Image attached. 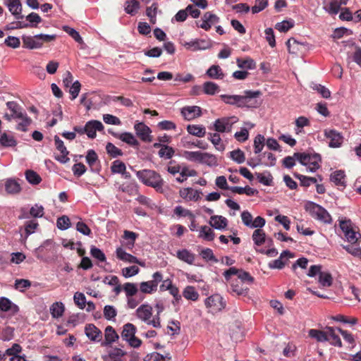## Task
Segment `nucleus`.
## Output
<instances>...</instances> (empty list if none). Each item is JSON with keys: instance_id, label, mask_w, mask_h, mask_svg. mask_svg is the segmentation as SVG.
Wrapping results in <instances>:
<instances>
[{"instance_id": "nucleus-23", "label": "nucleus", "mask_w": 361, "mask_h": 361, "mask_svg": "<svg viewBox=\"0 0 361 361\" xmlns=\"http://www.w3.org/2000/svg\"><path fill=\"white\" fill-rule=\"evenodd\" d=\"M116 254L117 258L120 260L132 264H138L141 266L144 265V264L141 263L136 257L127 253L122 247L116 248Z\"/></svg>"}, {"instance_id": "nucleus-16", "label": "nucleus", "mask_w": 361, "mask_h": 361, "mask_svg": "<svg viewBox=\"0 0 361 361\" xmlns=\"http://www.w3.org/2000/svg\"><path fill=\"white\" fill-rule=\"evenodd\" d=\"M286 257L293 258L295 257V254L288 250L283 251L278 259H274L269 263V267L271 269H282L286 262L288 261V259L283 260V259Z\"/></svg>"}, {"instance_id": "nucleus-31", "label": "nucleus", "mask_w": 361, "mask_h": 361, "mask_svg": "<svg viewBox=\"0 0 361 361\" xmlns=\"http://www.w3.org/2000/svg\"><path fill=\"white\" fill-rule=\"evenodd\" d=\"M6 106L11 111V114L13 115L16 119L23 118L26 114L16 102H7Z\"/></svg>"}, {"instance_id": "nucleus-34", "label": "nucleus", "mask_w": 361, "mask_h": 361, "mask_svg": "<svg viewBox=\"0 0 361 361\" xmlns=\"http://www.w3.org/2000/svg\"><path fill=\"white\" fill-rule=\"evenodd\" d=\"M140 4L137 0H127L125 3L124 11L126 13L133 16L138 12Z\"/></svg>"}, {"instance_id": "nucleus-24", "label": "nucleus", "mask_w": 361, "mask_h": 361, "mask_svg": "<svg viewBox=\"0 0 361 361\" xmlns=\"http://www.w3.org/2000/svg\"><path fill=\"white\" fill-rule=\"evenodd\" d=\"M209 224L216 230H224L228 226V220L223 216L213 215L210 217Z\"/></svg>"}, {"instance_id": "nucleus-27", "label": "nucleus", "mask_w": 361, "mask_h": 361, "mask_svg": "<svg viewBox=\"0 0 361 361\" xmlns=\"http://www.w3.org/2000/svg\"><path fill=\"white\" fill-rule=\"evenodd\" d=\"M136 313L139 319L147 322L152 315V307L147 304H143L137 309Z\"/></svg>"}, {"instance_id": "nucleus-37", "label": "nucleus", "mask_w": 361, "mask_h": 361, "mask_svg": "<svg viewBox=\"0 0 361 361\" xmlns=\"http://www.w3.org/2000/svg\"><path fill=\"white\" fill-rule=\"evenodd\" d=\"M186 129L189 134L198 137H203L206 135V129L202 125L190 124Z\"/></svg>"}, {"instance_id": "nucleus-49", "label": "nucleus", "mask_w": 361, "mask_h": 361, "mask_svg": "<svg viewBox=\"0 0 361 361\" xmlns=\"http://www.w3.org/2000/svg\"><path fill=\"white\" fill-rule=\"evenodd\" d=\"M183 296L187 300L196 301L199 298V293L195 290L194 286H188L184 288L183 291Z\"/></svg>"}, {"instance_id": "nucleus-14", "label": "nucleus", "mask_w": 361, "mask_h": 361, "mask_svg": "<svg viewBox=\"0 0 361 361\" xmlns=\"http://www.w3.org/2000/svg\"><path fill=\"white\" fill-rule=\"evenodd\" d=\"M202 21L201 23L196 22L197 26L208 31L213 24L219 22V18L216 15L208 11L203 15Z\"/></svg>"}, {"instance_id": "nucleus-17", "label": "nucleus", "mask_w": 361, "mask_h": 361, "mask_svg": "<svg viewBox=\"0 0 361 361\" xmlns=\"http://www.w3.org/2000/svg\"><path fill=\"white\" fill-rule=\"evenodd\" d=\"M181 114L187 121H191L198 118L202 115V109L197 106H188L181 109Z\"/></svg>"}, {"instance_id": "nucleus-7", "label": "nucleus", "mask_w": 361, "mask_h": 361, "mask_svg": "<svg viewBox=\"0 0 361 361\" xmlns=\"http://www.w3.org/2000/svg\"><path fill=\"white\" fill-rule=\"evenodd\" d=\"M238 121V118L234 116L217 118L214 123V130L217 133H229Z\"/></svg>"}, {"instance_id": "nucleus-39", "label": "nucleus", "mask_w": 361, "mask_h": 361, "mask_svg": "<svg viewBox=\"0 0 361 361\" xmlns=\"http://www.w3.org/2000/svg\"><path fill=\"white\" fill-rule=\"evenodd\" d=\"M54 244V241L51 239H47L43 242V243L37 247L35 250L36 257L38 259H43V254L44 251L51 250Z\"/></svg>"}, {"instance_id": "nucleus-4", "label": "nucleus", "mask_w": 361, "mask_h": 361, "mask_svg": "<svg viewBox=\"0 0 361 361\" xmlns=\"http://www.w3.org/2000/svg\"><path fill=\"white\" fill-rule=\"evenodd\" d=\"M136 332V326L131 323H127L123 325L121 334L122 339L134 348H139L142 344V341L135 336Z\"/></svg>"}, {"instance_id": "nucleus-38", "label": "nucleus", "mask_w": 361, "mask_h": 361, "mask_svg": "<svg viewBox=\"0 0 361 361\" xmlns=\"http://www.w3.org/2000/svg\"><path fill=\"white\" fill-rule=\"evenodd\" d=\"M200 164L212 167L218 166V161L214 154L208 152H202Z\"/></svg>"}, {"instance_id": "nucleus-2", "label": "nucleus", "mask_w": 361, "mask_h": 361, "mask_svg": "<svg viewBox=\"0 0 361 361\" xmlns=\"http://www.w3.org/2000/svg\"><path fill=\"white\" fill-rule=\"evenodd\" d=\"M137 178L145 185L153 188L157 192H163L164 181L161 175L154 170L142 169L136 171Z\"/></svg>"}, {"instance_id": "nucleus-10", "label": "nucleus", "mask_w": 361, "mask_h": 361, "mask_svg": "<svg viewBox=\"0 0 361 361\" xmlns=\"http://www.w3.org/2000/svg\"><path fill=\"white\" fill-rule=\"evenodd\" d=\"M324 135L329 140V146L331 148L340 147L343 142L342 134L336 130L326 129Z\"/></svg>"}, {"instance_id": "nucleus-46", "label": "nucleus", "mask_w": 361, "mask_h": 361, "mask_svg": "<svg viewBox=\"0 0 361 361\" xmlns=\"http://www.w3.org/2000/svg\"><path fill=\"white\" fill-rule=\"evenodd\" d=\"M255 176H257L258 181L267 186H271L273 184V176L271 173L268 171H264V173H255Z\"/></svg>"}, {"instance_id": "nucleus-26", "label": "nucleus", "mask_w": 361, "mask_h": 361, "mask_svg": "<svg viewBox=\"0 0 361 361\" xmlns=\"http://www.w3.org/2000/svg\"><path fill=\"white\" fill-rule=\"evenodd\" d=\"M126 355V351L115 347L109 351L108 355H103L102 359L104 361H107V359H110L111 361H121L122 357Z\"/></svg>"}, {"instance_id": "nucleus-62", "label": "nucleus", "mask_w": 361, "mask_h": 361, "mask_svg": "<svg viewBox=\"0 0 361 361\" xmlns=\"http://www.w3.org/2000/svg\"><path fill=\"white\" fill-rule=\"evenodd\" d=\"M341 5L342 4L336 0H333L329 3V6H324V9L330 15H336L339 11H341Z\"/></svg>"}, {"instance_id": "nucleus-41", "label": "nucleus", "mask_w": 361, "mask_h": 361, "mask_svg": "<svg viewBox=\"0 0 361 361\" xmlns=\"http://www.w3.org/2000/svg\"><path fill=\"white\" fill-rule=\"evenodd\" d=\"M208 140L214 145L216 149L221 152L225 149V145L222 142L221 138L218 133H208Z\"/></svg>"}, {"instance_id": "nucleus-44", "label": "nucleus", "mask_w": 361, "mask_h": 361, "mask_svg": "<svg viewBox=\"0 0 361 361\" xmlns=\"http://www.w3.org/2000/svg\"><path fill=\"white\" fill-rule=\"evenodd\" d=\"M138 234L130 231L125 230L123 232V238L128 240L126 244V247L128 249H132L134 245Z\"/></svg>"}, {"instance_id": "nucleus-8", "label": "nucleus", "mask_w": 361, "mask_h": 361, "mask_svg": "<svg viewBox=\"0 0 361 361\" xmlns=\"http://www.w3.org/2000/svg\"><path fill=\"white\" fill-rule=\"evenodd\" d=\"M163 280V275L160 271H156L152 275V280L141 282L140 291L143 293H152L157 290L158 284Z\"/></svg>"}, {"instance_id": "nucleus-55", "label": "nucleus", "mask_w": 361, "mask_h": 361, "mask_svg": "<svg viewBox=\"0 0 361 361\" xmlns=\"http://www.w3.org/2000/svg\"><path fill=\"white\" fill-rule=\"evenodd\" d=\"M309 336L312 338H315L318 342H325L328 340L326 337V331H322L312 329L309 331Z\"/></svg>"}, {"instance_id": "nucleus-52", "label": "nucleus", "mask_w": 361, "mask_h": 361, "mask_svg": "<svg viewBox=\"0 0 361 361\" xmlns=\"http://www.w3.org/2000/svg\"><path fill=\"white\" fill-rule=\"evenodd\" d=\"M175 154L174 149L167 145H163L162 147L158 152V155L160 158L165 159H171Z\"/></svg>"}, {"instance_id": "nucleus-51", "label": "nucleus", "mask_w": 361, "mask_h": 361, "mask_svg": "<svg viewBox=\"0 0 361 361\" xmlns=\"http://www.w3.org/2000/svg\"><path fill=\"white\" fill-rule=\"evenodd\" d=\"M252 238L254 243L257 246H260L266 242V234L263 230L259 228L253 232Z\"/></svg>"}, {"instance_id": "nucleus-47", "label": "nucleus", "mask_w": 361, "mask_h": 361, "mask_svg": "<svg viewBox=\"0 0 361 361\" xmlns=\"http://www.w3.org/2000/svg\"><path fill=\"white\" fill-rule=\"evenodd\" d=\"M64 305L61 302H55L50 307V312L54 318L61 317L64 312Z\"/></svg>"}, {"instance_id": "nucleus-61", "label": "nucleus", "mask_w": 361, "mask_h": 361, "mask_svg": "<svg viewBox=\"0 0 361 361\" xmlns=\"http://www.w3.org/2000/svg\"><path fill=\"white\" fill-rule=\"evenodd\" d=\"M265 138L262 135H257L254 139V152L257 154H259L264 146Z\"/></svg>"}, {"instance_id": "nucleus-22", "label": "nucleus", "mask_w": 361, "mask_h": 361, "mask_svg": "<svg viewBox=\"0 0 361 361\" xmlns=\"http://www.w3.org/2000/svg\"><path fill=\"white\" fill-rule=\"evenodd\" d=\"M308 43L306 42H299L294 37L290 38L286 42V46L288 52L293 54H297L299 51H302V47L306 48Z\"/></svg>"}, {"instance_id": "nucleus-45", "label": "nucleus", "mask_w": 361, "mask_h": 361, "mask_svg": "<svg viewBox=\"0 0 361 361\" xmlns=\"http://www.w3.org/2000/svg\"><path fill=\"white\" fill-rule=\"evenodd\" d=\"M293 176L300 180V185L303 187H309L311 184L317 183V179L315 177L306 176L297 172H294Z\"/></svg>"}, {"instance_id": "nucleus-20", "label": "nucleus", "mask_w": 361, "mask_h": 361, "mask_svg": "<svg viewBox=\"0 0 361 361\" xmlns=\"http://www.w3.org/2000/svg\"><path fill=\"white\" fill-rule=\"evenodd\" d=\"M118 334L111 326H107L104 330V341L102 343V346H110L113 343L118 341Z\"/></svg>"}, {"instance_id": "nucleus-19", "label": "nucleus", "mask_w": 361, "mask_h": 361, "mask_svg": "<svg viewBox=\"0 0 361 361\" xmlns=\"http://www.w3.org/2000/svg\"><path fill=\"white\" fill-rule=\"evenodd\" d=\"M0 312H10L12 315L17 314L19 312V307L17 305L12 302V301L6 297L0 298Z\"/></svg>"}, {"instance_id": "nucleus-36", "label": "nucleus", "mask_w": 361, "mask_h": 361, "mask_svg": "<svg viewBox=\"0 0 361 361\" xmlns=\"http://www.w3.org/2000/svg\"><path fill=\"white\" fill-rule=\"evenodd\" d=\"M201 192L194 190L191 188H183L180 190V195L183 198H188L190 200L197 201L200 198Z\"/></svg>"}, {"instance_id": "nucleus-58", "label": "nucleus", "mask_w": 361, "mask_h": 361, "mask_svg": "<svg viewBox=\"0 0 361 361\" xmlns=\"http://www.w3.org/2000/svg\"><path fill=\"white\" fill-rule=\"evenodd\" d=\"M333 278L330 273L322 271L319 276V283L324 287H329L332 285Z\"/></svg>"}, {"instance_id": "nucleus-53", "label": "nucleus", "mask_w": 361, "mask_h": 361, "mask_svg": "<svg viewBox=\"0 0 361 361\" xmlns=\"http://www.w3.org/2000/svg\"><path fill=\"white\" fill-rule=\"evenodd\" d=\"M106 150L107 154L111 157V158H116L118 157H121L123 154V151L116 147L113 143L108 142L106 145Z\"/></svg>"}, {"instance_id": "nucleus-5", "label": "nucleus", "mask_w": 361, "mask_h": 361, "mask_svg": "<svg viewBox=\"0 0 361 361\" xmlns=\"http://www.w3.org/2000/svg\"><path fill=\"white\" fill-rule=\"evenodd\" d=\"M294 157L302 165L320 166L322 157L319 154L310 152H295Z\"/></svg>"}, {"instance_id": "nucleus-60", "label": "nucleus", "mask_w": 361, "mask_h": 361, "mask_svg": "<svg viewBox=\"0 0 361 361\" xmlns=\"http://www.w3.org/2000/svg\"><path fill=\"white\" fill-rule=\"evenodd\" d=\"M126 170V166L124 162L121 160H115L112 162L111 166V171L112 173H123Z\"/></svg>"}, {"instance_id": "nucleus-42", "label": "nucleus", "mask_w": 361, "mask_h": 361, "mask_svg": "<svg viewBox=\"0 0 361 361\" xmlns=\"http://www.w3.org/2000/svg\"><path fill=\"white\" fill-rule=\"evenodd\" d=\"M0 145L4 147H16L17 141L13 135L4 133L0 135Z\"/></svg>"}, {"instance_id": "nucleus-40", "label": "nucleus", "mask_w": 361, "mask_h": 361, "mask_svg": "<svg viewBox=\"0 0 361 361\" xmlns=\"http://www.w3.org/2000/svg\"><path fill=\"white\" fill-rule=\"evenodd\" d=\"M177 257L189 264H192L195 261V255L186 249L179 250L177 251Z\"/></svg>"}, {"instance_id": "nucleus-63", "label": "nucleus", "mask_w": 361, "mask_h": 361, "mask_svg": "<svg viewBox=\"0 0 361 361\" xmlns=\"http://www.w3.org/2000/svg\"><path fill=\"white\" fill-rule=\"evenodd\" d=\"M230 157L237 164H242L245 161V154L240 149L231 151L230 152Z\"/></svg>"}, {"instance_id": "nucleus-3", "label": "nucleus", "mask_w": 361, "mask_h": 361, "mask_svg": "<svg viewBox=\"0 0 361 361\" xmlns=\"http://www.w3.org/2000/svg\"><path fill=\"white\" fill-rule=\"evenodd\" d=\"M305 209L314 219L326 224L332 223L331 216L327 210L321 205L314 202L308 201L305 204Z\"/></svg>"}, {"instance_id": "nucleus-50", "label": "nucleus", "mask_w": 361, "mask_h": 361, "mask_svg": "<svg viewBox=\"0 0 361 361\" xmlns=\"http://www.w3.org/2000/svg\"><path fill=\"white\" fill-rule=\"evenodd\" d=\"M25 175L27 181L32 185H38L42 181L40 176L33 170H27Z\"/></svg>"}, {"instance_id": "nucleus-12", "label": "nucleus", "mask_w": 361, "mask_h": 361, "mask_svg": "<svg viewBox=\"0 0 361 361\" xmlns=\"http://www.w3.org/2000/svg\"><path fill=\"white\" fill-rule=\"evenodd\" d=\"M136 135L140 140L145 142H150L152 141V136L151 135L152 130L142 122L136 123L134 126Z\"/></svg>"}, {"instance_id": "nucleus-18", "label": "nucleus", "mask_w": 361, "mask_h": 361, "mask_svg": "<svg viewBox=\"0 0 361 361\" xmlns=\"http://www.w3.org/2000/svg\"><path fill=\"white\" fill-rule=\"evenodd\" d=\"M85 334L92 341L99 342L102 341V332L93 324H86Z\"/></svg>"}, {"instance_id": "nucleus-57", "label": "nucleus", "mask_w": 361, "mask_h": 361, "mask_svg": "<svg viewBox=\"0 0 361 361\" xmlns=\"http://www.w3.org/2000/svg\"><path fill=\"white\" fill-rule=\"evenodd\" d=\"M295 23L293 20H286L282 22L277 23L275 25V28L281 32H286L290 28L293 27Z\"/></svg>"}, {"instance_id": "nucleus-54", "label": "nucleus", "mask_w": 361, "mask_h": 361, "mask_svg": "<svg viewBox=\"0 0 361 361\" xmlns=\"http://www.w3.org/2000/svg\"><path fill=\"white\" fill-rule=\"evenodd\" d=\"M203 92L206 94L214 95L219 89V86L214 82L207 81L202 85Z\"/></svg>"}, {"instance_id": "nucleus-9", "label": "nucleus", "mask_w": 361, "mask_h": 361, "mask_svg": "<svg viewBox=\"0 0 361 361\" xmlns=\"http://www.w3.org/2000/svg\"><path fill=\"white\" fill-rule=\"evenodd\" d=\"M204 303L207 307L214 312L220 311L226 307V302L219 294H214L207 298Z\"/></svg>"}, {"instance_id": "nucleus-30", "label": "nucleus", "mask_w": 361, "mask_h": 361, "mask_svg": "<svg viewBox=\"0 0 361 361\" xmlns=\"http://www.w3.org/2000/svg\"><path fill=\"white\" fill-rule=\"evenodd\" d=\"M326 337L328 340L326 341L329 342L331 345L342 347V342L338 336L335 332V329L334 327L328 326L326 327Z\"/></svg>"}, {"instance_id": "nucleus-25", "label": "nucleus", "mask_w": 361, "mask_h": 361, "mask_svg": "<svg viewBox=\"0 0 361 361\" xmlns=\"http://www.w3.org/2000/svg\"><path fill=\"white\" fill-rule=\"evenodd\" d=\"M22 40L23 44V47L26 49H35L42 47V42H39V39L35 37V35L33 37L23 35Z\"/></svg>"}, {"instance_id": "nucleus-56", "label": "nucleus", "mask_w": 361, "mask_h": 361, "mask_svg": "<svg viewBox=\"0 0 361 361\" xmlns=\"http://www.w3.org/2000/svg\"><path fill=\"white\" fill-rule=\"evenodd\" d=\"M237 65L240 68H247L248 70L255 69L256 63L252 59L247 58L246 59H237Z\"/></svg>"}, {"instance_id": "nucleus-33", "label": "nucleus", "mask_w": 361, "mask_h": 361, "mask_svg": "<svg viewBox=\"0 0 361 361\" xmlns=\"http://www.w3.org/2000/svg\"><path fill=\"white\" fill-rule=\"evenodd\" d=\"M119 140L134 148L137 149L140 145L138 140L131 133L124 132L121 133V135L119 136Z\"/></svg>"}, {"instance_id": "nucleus-13", "label": "nucleus", "mask_w": 361, "mask_h": 361, "mask_svg": "<svg viewBox=\"0 0 361 361\" xmlns=\"http://www.w3.org/2000/svg\"><path fill=\"white\" fill-rule=\"evenodd\" d=\"M86 162L90 168V171L94 173H99L102 170L98 156L94 149H89L85 157Z\"/></svg>"}, {"instance_id": "nucleus-64", "label": "nucleus", "mask_w": 361, "mask_h": 361, "mask_svg": "<svg viewBox=\"0 0 361 361\" xmlns=\"http://www.w3.org/2000/svg\"><path fill=\"white\" fill-rule=\"evenodd\" d=\"M117 315L116 309L112 305H105L104 307V317L107 320H115Z\"/></svg>"}, {"instance_id": "nucleus-59", "label": "nucleus", "mask_w": 361, "mask_h": 361, "mask_svg": "<svg viewBox=\"0 0 361 361\" xmlns=\"http://www.w3.org/2000/svg\"><path fill=\"white\" fill-rule=\"evenodd\" d=\"M26 20L28 21L27 25L29 27H37V24L42 21V18L35 12L30 13L26 16Z\"/></svg>"}, {"instance_id": "nucleus-35", "label": "nucleus", "mask_w": 361, "mask_h": 361, "mask_svg": "<svg viewBox=\"0 0 361 361\" xmlns=\"http://www.w3.org/2000/svg\"><path fill=\"white\" fill-rule=\"evenodd\" d=\"M230 190L234 193L240 195L246 194L248 196H254L259 192L257 189L252 188L248 185L245 187L231 186Z\"/></svg>"}, {"instance_id": "nucleus-48", "label": "nucleus", "mask_w": 361, "mask_h": 361, "mask_svg": "<svg viewBox=\"0 0 361 361\" xmlns=\"http://www.w3.org/2000/svg\"><path fill=\"white\" fill-rule=\"evenodd\" d=\"M215 233L214 231L207 226H202L200 230L199 238H203L207 241H212L214 239Z\"/></svg>"}, {"instance_id": "nucleus-43", "label": "nucleus", "mask_w": 361, "mask_h": 361, "mask_svg": "<svg viewBox=\"0 0 361 361\" xmlns=\"http://www.w3.org/2000/svg\"><path fill=\"white\" fill-rule=\"evenodd\" d=\"M206 74L213 79H223L224 74L219 65H212L207 71Z\"/></svg>"}, {"instance_id": "nucleus-28", "label": "nucleus", "mask_w": 361, "mask_h": 361, "mask_svg": "<svg viewBox=\"0 0 361 361\" xmlns=\"http://www.w3.org/2000/svg\"><path fill=\"white\" fill-rule=\"evenodd\" d=\"M345 174L344 171L337 170L333 172L330 176V180L337 186L345 188Z\"/></svg>"}, {"instance_id": "nucleus-32", "label": "nucleus", "mask_w": 361, "mask_h": 361, "mask_svg": "<svg viewBox=\"0 0 361 361\" xmlns=\"http://www.w3.org/2000/svg\"><path fill=\"white\" fill-rule=\"evenodd\" d=\"M231 290L232 293H236L238 295L245 296L249 290L247 287L243 285V283L238 279L233 280L231 283Z\"/></svg>"}, {"instance_id": "nucleus-29", "label": "nucleus", "mask_w": 361, "mask_h": 361, "mask_svg": "<svg viewBox=\"0 0 361 361\" xmlns=\"http://www.w3.org/2000/svg\"><path fill=\"white\" fill-rule=\"evenodd\" d=\"M5 190L8 194L16 195L21 191V187L14 178H8L5 181Z\"/></svg>"}, {"instance_id": "nucleus-1", "label": "nucleus", "mask_w": 361, "mask_h": 361, "mask_svg": "<svg viewBox=\"0 0 361 361\" xmlns=\"http://www.w3.org/2000/svg\"><path fill=\"white\" fill-rule=\"evenodd\" d=\"M259 90H245L243 95H230V94H221L220 98L221 100L230 105H235L240 108H257L259 106V102L256 99L261 95Z\"/></svg>"}, {"instance_id": "nucleus-15", "label": "nucleus", "mask_w": 361, "mask_h": 361, "mask_svg": "<svg viewBox=\"0 0 361 361\" xmlns=\"http://www.w3.org/2000/svg\"><path fill=\"white\" fill-rule=\"evenodd\" d=\"M85 133L87 137L91 139L96 137L97 131H102L104 130V126L102 122L97 120H91L87 121L85 124Z\"/></svg>"}, {"instance_id": "nucleus-11", "label": "nucleus", "mask_w": 361, "mask_h": 361, "mask_svg": "<svg viewBox=\"0 0 361 361\" xmlns=\"http://www.w3.org/2000/svg\"><path fill=\"white\" fill-rule=\"evenodd\" d=\"M184 47L187 49L192 51L205 50L212 47V42L210 39H196L190 42H185Z\"/></svg>"}, {"instance_id": "nucleus-21", "label": "nucleus", "mask_w": 361, "mask_h": 361, "mask_svg": "<svg viewBox=\"0 0 361 361\" xmlns=\"http://www.w3.org/2000/svg\"><path fill=\"white\" fill-rule=\"evenodd\" d=\"M9 11L14 16L17 20L23 19L24 16L22 15V5L20 0H8L6 4Z\"/></svg>"}, {"instance_id": "nucleus-6", "label": "nucleus", "mask_w": 361, "mask_h": 361, "mask_svg": "<svg viewBox=\"0 0 361 361\" xmlns=\"http://www.w3.org/2000/svg\"><path fill=\"white\" fill-rule=\"evenodd\" d=\"M223 275L226 281H230L231 276L237 275L238 279H240L239 281L243 283H247L248 284H252L255 279L250 274L249 272L244 271L243 269H238L235 267H230L228 269L226 270Z\"/></svg>"}]
</instances>
